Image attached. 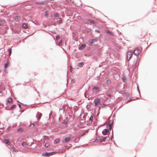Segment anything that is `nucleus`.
Returning <instances> with one entry per match:
<instances>
[{"label":"nucleus","mask_w":157,"mask_h":157,"mask_svg":"<svg viewBox=\"0 0 157 157\" xmlns=\"http://www.w3.org/2000/svg\"><path fill=\"white\" fill-rule=\"evenodd\" d=\"M98 88L97 87H94L93 89V91L95 93H96L98 91Z\"/></svg>","instance_id":"6e6552de"},{"label":"nucleus","mask_w":157,"mask_h":157,"mask_svg":"<svg viewBox=\"0 0 157 157\" xmlns=\"http://www.w3.org/2000/svg\"><path fill=\"white\" fill-rule=\"evenodd\" d=\"M42 155L44 156H49V153L48 152H45L43 153Z\"/></svg>","instance_id":"4468645a"},{"label":"nucleus","mask_w":157,"mask_h":157,"mask_svg":"<svg viewBox=\"0 0 157 157\" xmlns=\"http://www.w3.org/2000/svg\"><path fill=\"white\" fill-rule=\"evenodd\" d=\"M9 52V55L10 56L11 53V49L10 48L8 50Z\"/></svg>","instance_id":"b1692460"},{"label":"nucleus","mask_w":157,"mask_h":157,"mask_svg":"<svg viewBox=\"0 0 157 157\" xmlns=\"http://www.w3.org/2000/svg\"><path fill=\"white\" fill-rule=\"evenodd\" d=\"M108 128L109 129V130H110L111 128V124H108Z\"/></svg>","instance_id":"412c9836"},{"label":"nucleus","mask_w":157,"mask_h":157,"mask_svg":"<svg viewBox=\"0 0 157 157\" xmlns=\"http://www.w3.org/2000/svg\"><path fill=\"white\" fill-rule=\"evenodd\" d=\"M106 137L104 138L102 137H97L95 141H97L98 142H102L104 141L106 139Z\"/></svg>","instance_id":"7ed1b4c3"},{"label":"nucleus","mask_w":157,"mask_h":157,"mask_svg":"<svg viewBox=\"0 0 157 157\" xmlns=\"http://www.w3.org/2000/svg\"><path fill=\"white\" fill-rule=\"evenodd\" d=\"M77 18L78 20H81L82 18L80 16H78Z\"/></svg>","instance_id":"f704fd0d"},{"label":"nucleus","mask_w":157,"mask_h":157,"mask_svg":"<svg viewBox=\"0 0 157 157\" xmlns=\"http://www.w3.org/2000/svg\"><path fill=\"white\" fill-rule=\"evenodd\" d=\"M59 141V139H56L54 141V143L55 144L58 143Z\"/></svg>","instance_id":"f8f14e48"},{"label":"nucleus","mask_w":157,"mask_h":157,"mask_svg":"<svg viewBox=\"0 0 157 157\" xmlns=\"http://www.w3.org/2000/svg\"><path fill=\"white\" fill-rule=\"evenodd\" d=\"M106 32L107 33H109V34H111V32H110L109 31H106Z\"/></svg>","instance_id":"e433bc0d"},{"label":"nucleus","mask_w":157,"mask_h":157,"mask_svg":"<svg viewBox=\"0 0 157 157\" xmlns=\"http://www.w3.org/2000/svg\"><path fill=\"white\" fill-rule=\"evenodd\" d=\"M17 131L19 132H21L22 131V129L21 128H19L17 129Z\"/></svg>","instance_id":"cd10ccee"},{"label":"nucleus","mask_w":157,"mask_h":157,"mask_svg":"<svg viewBox=\"0 0 157 157\" xmlns=\"http://www.w3.org/2000/svg\"><path fill=\"white\" fill-rule=\"evenodd\" d=\"M86 46V45L85 44H82L79 48L80 50H82Z\"/></svg>","instance_id":"9d476101"},{"label":"nucleus","mask_w":157,"mask_h":157,"mask_svg":"<svg viewBox=\"0 0 157 157\" xmlns=\"http://www.w3.org/2000/svg\"><path fill=\"white\" fill-rule=\"evenodd\" d=\"M9 103H11L12 102V100L11 98H9L8 100Z\"/></svg>","instance_id":"f3484780"},{"label":"nucleus","mask_w":157,"mask_h":157,"mask_svg":"<svg viewBox=\"0 0 157 157\" xmlns=\"http://www.w3.org/2000/svg\"><path fill=\"white\" fill-rule=\"evenodd\" d=\"M19 19V17L17 16H15L14 18V19L16 21H17Z\"/></svg>","instance_id":"a211bd4d"},{"label":"nucleus","mask_w":157,"mask_h":157,"mask_svg":"<svg viewBox=\"0 0 157 157\" xmlns=\"http://www.w3.org/2000/svg\"><path fill=\"white\" fill-rule=\"evenodd\" d=\"M98 33H99V31H98Z\"/></svg>","instance_id":"a19ab883"},{"label":"nucleus","mask_w":157,"mask_h":157,"mask_svg":"<svg viewBox=\"0 0 157 157\" xmlns=\"http://www.w3.org/2000/svg\"><path fill=\"white\" fill-rule=\"evenodd\" d=\"M69 68L70 69V71L71 72H72V67L71 66H70Z\"/></svg>","instance_id":"72a5a7b5"},{"label":"nucleus","mask_w":157,"mask_h":157,"mask_svg":"<svg viewBox=\"0 0 157 157\" xmlns=\"http://www.w3.org/2000/svg\"><path fill=\"white\" fill-rule=\"evenodd\" d=\"M59 38V36H57L56 37V39L57 40H58Z\"/></svg>","instance_id":"7c9ffc66"},{"label":"nucleus","mask_w":157,"mask_h":157,"mask_svg":"<svg viewBox=\"0 0 157 157\" xmlns=\"http://www.w3.org/2000/svg\"><path fill=\"white\" fill-rule=\"evenodd\" d=\"M109 131V130L108 129H105L102 131V133L104 135H107Z\"/></svg>","instance_id":"0eeeda50"},{"label":"nucleus","mask_w":157,"mask_h":157,"mask_svg":"<svg viewBox=\"0 0 157 157\" xmlns=\"http://www.w3.org/2000/svg\"><path fill=\"white\" fill-rule=\"evenodd\" d=\"M16 106L15 105H13L11 107V109H12L15 108Z\"/></svg>","instance_id":"393cba45"},{"label":"nucleus","mask_w":157,"mask_h":157,"mask_svg":"<svg viewBox=\"0 0 157 157\" xmlns=\"http://www.w3.org/2000/svg\"><path fill=\"white\" fill-rule=\"evenodd\" d=\"M2 22L1 21H0V25H2Z\"/></svg>","instance_id":"58836bf2"},{"label":"nucleus","mask_w":157,"mask_h":157,"mask_svg":"<svg viewBox=\"0 0 157 157\" xmlns=\"http://www.w3.org/2000/svg\"><path fill=\"white\" fill-rule=\"evenodd\" d=\"M22 145L23 146H26L27 145V144L25 142H24L22 144Z\"/></svg>","instance_id":"aec40b11"},{"label":"nucleus","mask_w":157,"mask_h":157,"mask_svg":"<svg viewBox=\"0 0 157 157\" xmlns=\"http://www.w3.org/2000/svg\"><path fill=\"white\" fill-rule=\"evenodd\" d=\"M93 117L92 116H91L90 118V120L92 122V121Z\"/></svg>","instance_id":"c85d7f7f"},{"label":"nucleus","mask_w":157,"mask_h":157,"mask_svg":"<svg viewBox=\"0 0 157 157\" xmlns=\"http://www.w3.org/2000/svg\"><path fill=\"white\" fill-rule=\"evenodd\" d=\"M39 118L38 119V120H39V119H40V117H41V116H42L41 113H40L39 114Z\"/></svg>","instance_id":"473e14b6"},{"label":"nucleus","mask_w":157,"mask_h":157,"mask_svg":"<svg viewBox=\"0 0 157 157\" xmlns=\"http://www.w3.org/2000/svg\"><path fill=\"white\" fill-rule=\"evenodd\" d=\"M62 19L61 18H59V20L58 21L59 23V24L62 22Z\"/></svg>","instance_id":"2f4dec72"},{"label":"nucleus","mask_w":157,"mask_h":157,"mask_svg":"<svg viewBox=\"0 0 157 157\" xmlns=\"http://www.w3.org/2000/svg\"><path fill=\"white\" fill-rule=\"evenodd\" d=\"M8 63L7 62H6L5 63V64L4 65V67H5V68H6L7 66L8 65Z\"/></svg>","instance_id":"4be33fe9"},{"label":"nucleus","mask_w":157,"mask_h":157,"mask_svg":"<svg viewBox=\"0 0 157 157\" xmlns=\"http://www.w3.org/2000/svg\"><path fill=\"white\" fill-rule=\"evenodd\" d=\"M32 125H33V126H32L33 127H34V124H32Z\"/></svg>","instance_id":"ea45409f"},{"label":"nucleus","mask_w":157,"mask_h":157,"mask_svg":"<svg viewBox=\"0 0 157 157\" xmlns=\"http://www.w3.org/2000/svg\"><path fill=\"white\" fill-rule=\"evenodd\" d=\"M87 21H89L90 23L92 24H96V22H94L93 20L91 19H88Z\"/></svg>","instance_id":"9b49d317"},{"label":"nucleus","mask_w":157,"mask_h":157,"mask_svg":"<svg viewBox=\"0 0 157 157\" xmlns=\"http://www.w3.org/2000/svg\"><path fill=\"white\" fill-rule=\"evenodd\" d=\"M4 142L6 144H8V145H10V142L9 140L7 139H5L4 140Z\"/></svg>","instance_id":"1a4fd4ad"},{"label":"nucleus","mask_w":157,"mask_h":157,"mask_svg":"<svg viewBox=\"0 0 157 157\" xmlns=\"http://www.w3.org/2000/svg\"><path fill=\"white\" fill-rule=\"evenodd\" d=\"M142 49L140 47H137L133 51L134 53L136 55H139L141 52Z\"/></svg>","instance_id":"f257e3e1"},{"label":"nucleus","mask_w":157,"mask_h":157,"mask_svg":"<svg viewBox=\"0 0 157 157\" xmlns=\"http://www.w3.org/2000/svg\"><path fill=\"white\" fill-rule=\"evenodd\" d=\"M45 16H47V14H48V13L47 11H45Z\"/></svg>","instance_id":"c9c22d12"},{"label":"nucleus","mask_w":157,"mask_h":157,"mask_svg":"<svg viewBox=\"0 0 157 157\" xmlns=\"http://www.w3.org/2000/svg\"><path fill=\"white\" fill-rule=\"evenodd\" d=\"M43 137V138L46 140H48L49 138L48 136H44Z\"/></svg>","instance_id":"6ab92c4d"},{"label":"nucleus","mask_w":157,"mask_h":157,"mask_svg":"<svg viewBox=\"0 0 157 157\" xmlns=\"http://www.w3.org/2000/svg\"><path fill=\"white\" fill-rule=\"evenodd\" d=\"M62 40H60V41L59 42V45H61L62 44Z\"/></svg>","instance_id":"c756f323"},{"label":"nucleus","mask_w":157,"mask_h":157,"mask_svg":"<svg viewBox=\"0 0 157 157\" xmlns=\"http://www.w3.org/2000/svg\"><path fill=\"white\" fill-rule=\"evenodd\" d=\"M11 150H12L13 151H15V152H16V151H17V150H16V149L15 148H14V147H12V149H11Z\"/></svg>","instance_id":"5701e85b"},{"label":"nucleus","mask_w":157,"mask_h":157,"mask_svg":"<svg viewBox=\"0 0 157 157\" xmlns=\"http://www.w3.org/2000/svg\"><path fill=\"white\" fill-rule=\"evenodd\" d=\"M36 3L39 4H41L42 3V2H36Z\"/></svg>","instance_id":"4c0bfd02"},{"label":"nucleus","mask_w":157,"mask_h":157,"mask_svg":"<svg viewBox=\"0 0 157 157\" xmlns=\"http://www.w3.org/2000/svg\"><path fill=\"white\" fill-rule=\"evenodd\" d=\"M97 41V40L96 39L90 40L88 41V43L89 45L90 46Z\"/></svg>","instance_id":"423d86ee"},{"label":"nucleus","mask_w":157,"mask_h":157,"mask_svg":"<svg viewBox=\"0 0 157 157\" xmlns=\"http://www.w3.org/2000/svg\"><path fill=\"white\" fill-rule=\"evenodd\" d=\"M132 55V52L131 51H128L127 52V59L128 60H129Z\"/></svg>","instance_id":"20e7f679"},{"label":"nucleus","mask_w":157,"mask_h":157,"mask_svg":"<svg viewBox=\"0 0 157 157\" xmlns=\"http://www.w3.org/2000/svg\"><path fill=\"white\" fill-rule=\"evenodd\" d=\"M56 153H57V152L54 151V152H53L48 153H49V155H53L55 154Z\"/></svg>","instance_id":"dca6fc26"},{"label":"nucleus","mask_w":157,"mask_h":157,"mask_svg":"<svg viewBox=\"0 0 157 157\" xmlns=\"http://www.w3.org/2000/svg\"><path fill=\"white\" fill-rule=\"evenodd\" d=\"M94 102L95 104V105L96 106H97L99 105L100 103V98H96L94 100Z\"/></svg>","instance_id":"f03ea898"},{"label":"nucleus","mask_w":157,"mask_h":157,"mask_svg":"<svg viewBox=\"0 0 157 157\" xmlns=\"http://www.w3.org/2000/svg\"><path fill=\"white\" fill-rule=\"evenodd\" d=\"M83 62H82L81 63H78V66L79 67H81L83 66Z\"/></svg>","instance_id":"ddd939ff"},{"label":"nucleus","mask_w":157,"mask_h":157,"mask_svg":"<svg viewBox=\"0 0 157 157\" xmlns=\"http://www.w3.org/2000/svg\"><path fill=\"white\" fill-rule=\"evenodd\" d=\"M49 145L48 144H45L44 146L46 147H48L49 146Z\"/></svg>","instance_id":"a878e982"},{"label":"nucleus","mask_w":157,"mask_h":157,"mask_svg":"<svg viewBox=\"0 0 157 157\" xmlns=\"http://www.w3.org/2000/svg\"><path fill=\"white\" fill-rule=\"evenodd\" d=\"M22 27L24 28H26L27 27V25L26 24H23L22 25Z\"/></svg>","instance_id":"2eb2a0df"},{"label":"nucleus","mask_w":157,"mask_h":157,"mask_svg":"<svg viewBox=\"0 0 157 157\" xmlns=\"http://www.w3.org/2000/svg\"><path fill=\"white\" fill-rule=\"evenodd\" d=\"M71 139L70 137H67L63 139L62 141V143H65L70 141Z\"/></svg>","instance_id":"39448f33"},{"label":"nucleus","mask_w":157,"mask_h":157,"mask_svg":"<svg viewBox=\"0 0 157 157\" xmlns=\"http://www.w3.org/2000/svg\"><path fill=\"white\" fill-rule=\"evenodd\" d=\"M59 16V15L57 13H56L54 14V16L56 17H58Z\"/></svg>","instance_id":"bb28decb"}]
</instances>
